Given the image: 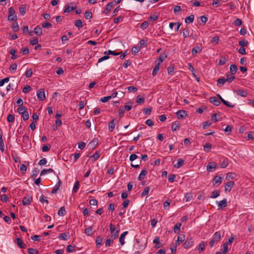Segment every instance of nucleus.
I'll use <instances>...</instances> for the list:
<instances>
[{
    "label": "nucleus",
    "mask_w": 254,
    "mask_h": 254,
    "mask_svg": "<svg viewBox=\"0 0 254 254\" xmlns=\"http://www.w3.org/2000/svg\"><path fill=\"white\" fill-rule=\"evenodd\" d=\"M110 231L112 234V238L113 239H116L118 237L119 230H117L115 232V228L112 223L110 224Z\"/></svg>",
    "instance_id": "nucleus-4"
},
{
    "label": "nucleus",
    "mask_w": 254,
    "mask_h": 254,
    "mask_svg": "<svg viewBox=\"0 0 254 254\" xmlns=\"http://www.w3.org/2000/svg\"><path fill=\"white\" fill-rule=\"evenodd\" d=\"M114 4L113 2H109L106 5V7L105 9L104 12L106 14L108 13L113 7Z\"/></svg>",
    "instance_id": "nucleus-19"
},
{
    "label": "nucleus",
    "mask_w": 254,
    "mask_h": 254,
    "mask_svg": "<svg viewBox=\"0 0 254 254\" xmlns=\"http://www.w3.org/2000/svg\"><path fill=\"white\" fill-rule=\"evenodd\" d=\"M221 234L220 231L216 232L212 236V237L209 242V245L210 247L212 248L213 247L215 244H217L220 242L221 240Z\"/></svg>",
    "instance_id": "nucleus-1"
},
{
    "label": "nucleus",
    "mask_w": 254,
    "mask_h": 254,
    "mask_svg": "<svg viewBox=\"0 0 254 254\" xmlns=\"http://www.w3.org/2000/svg\"><path fill=\"white\" fill-rule=\"evenodd\" d=\"M235 183L234 181H229L225 186V191L230 192L234 187Z\"/></svg>",
    "instance_id": "nucleus-9"
},
{
    "label": "nucleus",
    "mask_w": 254,
    "mask_h": 254,
    "mask_svg": "<svg viewBox=\"0 0 254 254\" xmlns=\"http://www.w3.org/2000/svg\"><path fill=\"white\" fill-rule=\"evenodd\" d=\"M182 224L181 223H177L175 224L174 228V231L176 233L180 232Z\"/></svg>",
    "instance_id": "nucleus-29"
},
{
    "label": "nucleus",
    "mask_w": 254,
    "mask_h": 254,
    "mask_svg": "<svg viewBox=\"0 0 254 254\" xmlns=\"http://www.w3.org/2000/svg\"><path fill=\"white\" fill-rule=\"evenodd\" d=\"M202 49H201L199 46H195L192 49V54L193 55L196 54L200 52H201Z\"/></svg>",
    "instance_id": "nucleus-42"
},
{
    "label": "nucleus",
    "mask_w": 254,
    "mask_h": 254,
    "mask_svg": "<svg viewBox=\"0 0 254 254\" xmlns=\"http://www.w3.org/2000/svg\"><path fill=\"white\" fill-rule=\"evenodd\" d=\"M222 181V178L218 176L215 177L213 180V185L219 186Z\"/></svg>",
    "instance_id": "nucleus-18"
},
{
    "label": "nucleus",
    "mask_w": 254,
    "mask_h": 254,
    "mask_svg": "<svg viewBox=\"0 0 254 254\" xmlns=\"http://www.w3.org/2000/svg\"><path fill=\"white\" fill-rule=\"evenodd\" d=\"M26 5H22L19 8V11L20 14L22 15H24L26 13Z\"/></svg>",
    "instance_id": "nucleus-40"
},
{
    "label": "nucleus",
    "mask_w": 254,
    "mask_h": 254,
    "mask_svg": "<svg viewBox=\"0 0 254 254\" xmlns=\"http://www.w3.org/2000/svg\"><path fill=\"white\" fill-rule=\"evenodd\" d=\"M222 102L227 107H230V108H234L235 107V105L232 104L231 103L225 100L224 99L222 100Z\"/></svg>",
    "instance_id": "nucleus-43"
},
{
    "label": "nucleus",
    "mask_w": 254,
    "mask_h": 254,
    "mask_svg": "<svg viewBox=\"0 0 254 254\" xmlns=\"http://www.w3.org/2000/svg\"><path fill=\"white\" fill-rule=\"evenodd\" d=\"M84 233L87 236H91L92 234V230L91 227L87 228L84 230Z\"/></svg>",
    "instance_id": "nucleus-53"
},
{
    "label": "nucleus",
    "mask_w": 254,
    "mask_h": 254,
    "mask_svg": "<svg viewBox=\"0 0 254 254\" xmlns=\"http://www.w3.org/2000/svg\"><path fill=\"white\" fill-rule=\"evenodd\" d=\"M66 251L68 253H73L75 251L74 247L72 245H68L66 248Z\"/></svg>",
    "instance_id": "nucleus-55"
},
{
    "label": "nucleus",
    "mask_w": 254,
    "mask_h": 254,
    "mask_svg": "<svg viewBox=\"0 0 254 254\" xmlns=\"http://www.w3.org/2000/svg\"><path fill=\"white\" fill-rule=\"evenodd\" d=\"M226 81V78H220L217 79V84L218 86H221L224 85Z\"/></svg>",
    "instance_id": "nucleus-30"
},
{
    "label": "nucleus",
    "mask_w": 254,
    "mask_h": 254,
    "mask_svg": "<svg viewBox=\"0 0 254 254\" xmlns=\"http://www.w3.org/2000/svg\"><path fill=\"white\" fill-rule=\"evenodd\" d=\"M39 172V170L37 168H35L32 171V175H31V178L32 179H35V178L38 175Z\"/></svg>",
    "instance_id": "nucleus-41"
},
{
    "label": "nucleus",
    "mask_w": 254,
    "mask_h": 254,
    "mask_svg": "<svg viewBox=\"0 0 254 254\" xmlns=\"http://www.w3.org/2000/svg\"><path fill=\"white\" fill-rule=\"evenodd\" d=\"M217 166V163L215 162H210L208 163L206 170L208 172H212V169H215Z\"/></svg>",
    "instance_id": "nucleus-7"
},
{
    "label": "nucleus",
    "mask_w": 254,
    "mask_h": 254,
    "mask_svg": "<svg viewBox=\"0 0 254 254\" xmlns=\"http://www.w3.org/2000/svg\"><path fill=\"white\" fill-rule=\"evenodd\" d=\"M180 125L178 123H173L172 125V130L173 131H176L179 129Z\"/></svg>",
    "instance_id": "nucleus-45"
},
{
    "label": "nucleus",
    "mask_w": 254,
    "mask_h": 254,
    "mask_svg": "<svg viewBox=\"0 0 254 254\" xmlns=\"http://www.w3.org/2000/svg\"><path fill=\"white\" fill-rule=\"evenodd\" d=\"M32 74H33L32 70L31 68H30V69H27L25 71V75L26 77L29 78L32 76Z\"/></svg>",
    "instance_id": "nucleus-47"
},
{
    "label": "nucleus",
    "mask_w": 254,
    "mask_h": 254,
    "mask_svg": "<svg viewBox=\"0 0 254 254\" xmlns=\"http://www.w3.org/2000/svg\"><path fill=\"white\" fill-rule=\"evenodd\" d=\"M127 233H128L127 231L124 232L121 235V236L119 238V241L122 246L124 245L125 243V238L127 234Z\"/></svg>",
    "instance_id": "nucleus-16"
},
{
    "label": "nucleus",
    "mask_w": 254,
    "mask_h": 254,
    "mask_svg": "<svg viewBox=\"0 0 254 254\" xmlns=\"http://www.w3.org/2000/svg\"><path fill=\"white\" fill-rule=\"evenodd\" d=\"M7 120L9 123H13L14 121V117L12 114H9L7 116Z\"/></svg>",
    "instance_id": "nucleus-62"
},
{
    "label": "nucleus",
    "mask_w": 254,
    "mask_h": 254,
    "mask_svg": "<svg viewBox=\"0 0 254 254\" xmlns=\"http://www.w3.org/2000/svg\"><path fill=\"white\" fill-rule=\"evenodd\" d=\"M39 200L42 203H44L45 202L46 204L49 203V201L46 199V196H45L43 194L41 195Z\"/></svg>",
    "instance_id": "nucleus-57"
},
{
    "label": "nucleus",
    "mask_w": 254,
    "mask_h": 254,
    "mask_svg": "<svg viewBox=\"0 0 254 254\" xmlns=\"http://www.w3.org/2000/svg\"><path fill=\"white\" fill-rule=\"evenodd\" d=\"M189 34H190V31L188 28H185L183 30V37L185 38H186L188 36H189Z\"/></svg>",
    "instance_id": "nucleus-60"
},
{
    "label": "nucleus",
    "mask_w": 254,
    "mask_h": 254,
    "mask_svg": "<svg viewBox=\"0 0 254 254\" xmlns=\"http://www.w3.org/2000/svg\"><path fill=\"white\" fill-rule=\"evenodd\" d=\"M148 26L149 22L147 21H145L141 24L140 28L144 30L146 29Z\"/></svg>",
    "instance_id": "nucleus-52"
},
{
    "label": "nucleus",
    "mask_w": 254,
    "mask_h": 254,
    "mask_svg": "<svg viewBox=\"0 0 254 254\" xmlns=\"http://www.w3.org/2000/svg\"><path fill=\"white\" fill-rule=\"evenodd\" d=\"M150 190V188L149 187H146L143 191L141 192V196H144L146 195H147L149 193Z\"/></svg>",
    "instance_id": "nucleus-61"
},
{
    "label": "nucleus",
    "mask_w": 254,
    "mask_h": 254,
    "mask_svg": "<svg viewBox=\"0 0 254 254\" xmlns=\"http://www.w3.org/2000/svg\"><path fill=\"white\" fill-rule=\"evenodd\" d=\"M187 115V112L184 110H179L176 113V116L178 119L184 118Z\"/></svg>",
    "instance_id": "nucleus-11"
},
{
    "label": "nucleus",
    "mask_w": 254,
    "mask_h": 254,
    "mask_svg": "<svg viewBox=\"0 0 254 254\" xmlns=\"http://www.w3.org/2000/svg\"><path fill=\"white\" fill-rule=\"evenodd\" d=\"M27 111V110L26 107L24 106L19 107L17 109L18 113L20 115H22L23 113H25V112H26Z\"/></svg>",
    "instance_id": "nucleus-39"
},
{
    "label": "nucleus",
    "mask_w": 254,
    "mask_h": 254,
    "mask_svg": "<svg viewBox=\"0 0 254 254\" xmlns=\"http://www.w3.org/2000/svg\"><path fill=\"white\" fill-rule=\"evenodd\" d=\"M74 25L78 28H81L83 27L82 21L80 19L76 20L74 22Z\"/></svg>",
    "instance_id": "nucleus-38"
},
{
    "label": "nucleus",
    "mask_w": 254,
    "mask_h": 254,
    "mask_svg": "<svg viewBox=\"0 0 254 254\" xmlns=\"http://www.w3.org/2000/svg\"><path fill=\"white\" fill-rule=\"evenodd\" d=\"M84 17L86 19H90L92 17V13L88 10L84 13Z\"/></svg>",
    "instance_id": "nucleus-49"
},
{
    "label": "nucleus",
    "mask_w": 254,
    "mask_h": 254,
    "mask_svg": "<svg viewBox=\"0 0 254 254\" xmlns=\"http://www.w3.org/2000/svg\"><path fill=\"white\" fill-rule=\"evenodd\" d=\"M154 244H156V245L155 246V248L157 249L162 247V244L159 243V237H156L153 241Z\"/></svg>",
    "instance_id": "nucleus-26"
},
{
    "label": "nucleus",
    "mask_w": 254,
    "mask_h": 254,
    "mask_svg": "<svg viewBox=\"0 0 254 254\" xmlns=\"http://www.w3.org/2000/svg\"><path fill=\"white\" fill-rule=\"evenodd\" d=\"M32 201V197L31 196H26L24 197L22 200V204L23 205H29L31 203Z\"/></svg>",
    "instance_id": "nucleus-10"
},
{
    "label": "nucleus",
    "mask_w": 254,
    "mask_h": 254,
    "mask_svg": "<svg viewBox=\"0 0 254 254\" xmlns=\"http://www.w3.org/2000/svg\"><path fill=\"white\" fill-rule=\"evenodd\" d=\"M58 238L59 239H61V240H66L68 239V237L67 236V235L66 234V233H61L59 235V236H58Z\"/></svg>",
    "instance_id": "nucleus-50"
},
{
    "label": "nucleus",
    "mask_w": 254,
    "mask_h": 254,
    "mask_svg": "<svg viewBox=\"0 0 254 254\" xmlns=\"http://www.w3.org/2000/svg\"><path fill=\"white\" fill-rule=\"evenodd\" d=\"M184 160L181 158H179L177 160V164L174 165V167L176 168H180L184 164Z\"/></svg>",
    "instance_id": "nucleus-28"
},
{
    "label": "nucleus",
    "mask_w": 254,
    "mask_h": 254,
    "mask_svg": "<svg viewBox=\"0 0 254 254\" xmlns=\"http://www.w3.org/2000/svg\"><path fill=\"white\" fill-rule=\"evenodd\" d=\"M194 16L193 14L187 16L185 19V22L187 24L192 23L194 20Z\"/></svg>",
    "instance_id": "nucleus-27"
},
{
    "label": "nucleus",
    "mask_w": 254,
    "mask_h": 254,
    "mask_svg": "<svg viewBox=\"0 0 254 254\" xmlns=\"http://www.w3.org/2000/svg\"><path fill=\"white\" fill-rule=\"evenodd\" d=\"M65 209L64 206L61 207L58 212V214L60 216H64L65 214Z\"/></svg>",
    "instance_id": "nucleus-54"
},
{
    "label": "nucleus",
    "mask_w": 254,
    "mask_h": 254,
    "mask_svg": "<svg viewBox=\"0 0 254 254\" xmlns=\"http://www.w3.org/2000/svg\"><path fill=\"white\" fill-rule=\"evenodd\" d=\"M236 176L237 175L235 173L230 172L227 173V174L226 175V178L227 180L234 179L236 178Z\"/></svg>",
    "instance_id": "nucleus-33"
},
{
    "label": "nucleus",
    "mask_w": 254,
    "mask_h": 254,
    "mask_svg": "<svg viewBox=\"0 0 254 254\" xmlns=\"http://www.w3.org/2000/svg\"><path fill=\"white\" fill-rule=\"evenodd\" d=\"M167 58V55L165 54H161L160 55L159 58L157 60L156 62H158L157 64H159L162 63L165 59Z\"/></svg>",
    "instance_id": "nucleus-20"
},
{
    "label": "nucleus",
    "mask_w": 254,
    "mask_h": 254,
    "mask_svg": "<svg viewBox=\"0 0 254 254\" xmlns=\"http://www.w3.org/2000/svg\"><path fill=\"white\" fill-rule=\"evenodd\" d=\"M235 92L237 93L238 95L243 97H247L248 95L247 91L243 89L236 90L235 91Z\"/></svg>",
    "instance_id": "nucleus-12"
},
{
    "label": "nucleus",
    "mask_w": 254,
    "mask_h": 254,
    "mask_svg": "<svg viewBox=\"0 0 254 254\" xmlns=\"http://www.w3.org/2000/svg\"><path fill=\"white\" fill-rule=\"evenodd\" d=\"M127 89L128 92L129 93H134L137 91V88L134 86H128L127 88Z\"/></svg>",
    "instance_id": "nucleus-51"
},
{
    "label": "nucleus",
    "mask_w": 254,
    "mask_h": 254,
    "mask_svg": "<svg viewBox=\"0 0 254 254\" xmlns=\"http://www.w3.org/2000/svg\"><path fill=\"white\" fill-rule=\"evenodd\" d=\"M212 144L210 143H206L203 146V149L206 152H209L211 149Z\"/></svg>",
    "instance_id": "nucleus-32"
},
{
    "label": "nucleus",
    "mask_w": 254,
    "mask_h": 254,
    "mask_svg": "<svg viewBox=\"0 0 254 254\" xmlns=\"http://www.w3.org/2000/svg\"><path fill=\"white\" fill-rule=\"evenodd\" d=\"M147 174V171L146 170H142L139 175V176L138 177V180L139 181L143 180L145 178V176Z\"/></svg>",
    "instance_id": "nucleus-21"
},
{
    "label": "nucleus",
    "mask_w": 254,
    "mask_h": 254,
    "mask_svg": "<svg viewBox=\"0 0 254 254\" xmlns=\"http://www.w3.org/2000/svg\"><path fill=\"white\" fill-rule=\"evenodd\" d=\"M115 119H112L109 123L108 125V128L110 131L112 132L114 130L115 127L116 123L115 122Z\"/></svg>",
    "instance_id": "nucleus-15"
},
{
    "label": "nucleus",
    "mask_w": 254,
    "mask_h": 254,
    "mask_svg": "<svg viewBox=\"0 0 254 254\" xmlns=\"http://www.w3.org/2000/svg\"><path fill=\"white\" fill-rule=\"evenodd\" d=\"M98 143V140L97 138H94L92 141L90 142L88 144V146H89L90 148L94 149L96 147Z\"/></svg>",
    "instance_id": "nucleus-13"
},
{
    "label": "nucleus",
    "mask_w": 254,
    "mask_h": 254,
    "mask_svg": "<svg viewBox=\"0 0 254 254\" xmlns=\"http://www.w3.org/2000/svg\"><path fill=\"white\" fill-rule=\"evenodd\" d=\"M159 64H156L153 69V71H152V75L153 76H155L156 75V74L157 73V72H158L159 70Z\"/></svg>",
    "instance_id": "nucleus-34"
},
{
    "label": "nucleus",
    "mask_w": 254,
    "mask_h": 254,
    "mask_svg": "<svg viewBox=\"0 0 254 254\" xmlns=\"http://www.w3.org/2000/svg\"><path fill=\"white\" fill-rule=\"evenodd\" d=\"M34 32L35 34L40 36L42 34V29L39 26H37L34 28Z\"/></svg>",
    "instance_id": "nucleus-25"
},
{
    "label": "nucleus",
    "mask_w": 254,
    "mask_h": 254,
    "mask_svg": "<svg viewBox=\"0 0 254 254\" xmlns=\"http://www.w3.org/2000/svg\"><path fill=\"white\" fill-rule=\"evenodd\" d=\"M219 41V38L218 36H215L211 40V42L215 44H218Z\"/></svg>",
    "instance_id": "nucleus-63"
},
{
    "label": "nucleus",
    "mask_w": 254,
    "mask_h": 254,
    "mask_svg": "<svg viewBox=\"0 0 254 254\" xmlns=\"http://www.w3.org/2000/svg\"><path fill=\"white\" fill-rule=\"evenodd\" d=\"M76 5L74 2H70L69 4L65 6L64 12L69 13L76 8Z\"/></svg>",
    "instance_id": "nucleus-3"
},
{
    "label": "nucleus",
    "mask_w": 254,
    "mask_h": 254,
    "mask_svg": "<svg viewBox=\"0 0 254 254\" xmlns=\"http://www.w3.org/2000/svg\"><path fill=\"white\" fill-rule=\"evenodd\" d=\"M16 244L19 247L23 249L26 248V245L24 243L21 239L17 238H16Z\"/></svg>",
    "instance_id": "nucleus-17"
},
{
    "label": "nucleus",
    "mask_w": 254,
    "mask_h": 254,
    "mask_svg": "<svg viewBox=\"0 0 254 254\" xmlns=\"http://www.w3.org/2000/svg\"><path fill=\"white\" fill-rule=\"evenodd\" d=\"M185 239V236L184 235H179L177 238V240L176 242V245H180L182 242H184Z\"/></svg>",
    "instance_id": "nucleus-24"
},
{
    "label": "nucleus",
    "mask_w": 254,
    "mask_h": 254,
    "mask_svg": "<svg viewBox=\"0 0 254 254\" xmlns=\"http://www.w3.org/2000/svg\"><path fill=\"white\" fill-rule=\"evenodd\" d=\"M239 44L241 47H244L248 45V42L246 40H241L239 42Z\"/></svg>",
    "instance_id": "nucleus-58"
},
{
    "label": "nucleus",
    "mask_w": 254,
    "mask_h": 254,
    "mask_svg": "<svg viewBox=\"0 0 254 254\" xmlns=\"http://www.w3.org/2000/svg\"><path fill=\"white\" fill-rule=\"evenodd\" d=\"M8 20L9 21H15L16 20L15 11L12 7H10L8 9Z\"/></svg>",
    "instance_id": "nucleus-2"
},
{
    "label": "nucleus",
    "mask_w": 254,
    "mask_h": 254,
    "mask_svg": "<svg viewBox=\"0 0 254 254\" xmlns=\"http://www.w3.org/2000/svg\"><path fill=\"white\" fill-rule=\"evenodd\" d=\"M226 61H227V60L225 57H222L219 61V65H224L225 64Z\"/></svg>",
    "instance_id": "nucleus-64"
},
{
    "label": "nucleus",
    "mask_w": 254,
    "mask_h": 254,
    "mask_svg": "<svg viewBox=\"0 0 254 254\" xmlns=\"http://www.w3.org/2000/svg\"><path fill=\"white\" fill-rule=\"evenodd\" d=\"M38 98L39 100L42 101L45 99V91L44 89H40L37 93Z\"/></svg>",
    "instance_id": "nucleus-6"
},
{
    "label": "nucleus",
    "mask_w": 254,
    "mask_h": 254,
    "mask_svg": "<svg viewBox=\"0 0 254 254\" xmlns=\"http://www.w3.org/2000/svg\"><path fill=\"white\" fill-rule=\"evenodd\" d=\"M222 0H213L212 4L217 7L221 3Z\"/></svg>",
    "instance_id": "nucleus-56"
},
{
    "label": "nucleus",
    "mask_w": 254,
    "mask_h": 254,
    "mask_svg": "<svg viewBox=\"0 0 254 254\" xmlns=\"http://www.w3.org/2000/svg\"><path fill=\"white\" fill-rule=\"evenodd\" d=\"M209 101L211 103L216 106H219L220 104L219 100L214 96L210 98Z\"/></svg>",
    "instance_id": "nucleus-14"
},
{
    "label": "nucleus",
    "mask_w": 254,
    "mask_h": 254,
    "mask_svg": "<svg viewBox=\"0 0 254 254\" xmlns=\"http://www.w3.org/2000/svg\"><path fill=\"white\" fill-rule=\"evenodd\" d=\"M16 52V51L14 49H11L9 53L11 55V59L12 60L16 59L17 58V56L15 55Z\"/></svg>",
    "instance_id": "nucleus-59"
},
{
    "label": "nucleus",
    "mask_w": 254,
    "mask_h": 254,
    "mask_svg": "<svg viewBox=\"0 0 254 254\" xmlns=\"http://www.w3.org/2000/svg\"><path fill=\"white\" fill-rule=\"evenodd\" d=\"M193 245V241L192 239H187L184 244V248L187 249L191 247Z\"/></svg>",
    "instance_id": "nucleus-5"
},
{
    "label": "nucleus",
    "mask_w": 254,
    "mask_h": 254,
    "mask_svg": "<svg viewBox=\"0 0 254 254\" xmlns=\"http://www.w3.org/2000/svg\"><path fill=\"white\" fill-rule=\"evenodd\" d=\"M103 238L102 236H99L97 237L95 241V243L97 247H99L102 243Z\"/></svg>",
    "instance_id": "nucleus-23"
},
{
    "label": "nucleus",
    "mask_w": 254,
    "mask_h": 254,
    "mask_svg": "<svg viewBox=\"0 0 254 254\" xmlns=\"http://www.w3.org/2000/svg\"><path fill=\"white\" fill-rule=\"evenodd\" d=\"M27 252L29 254H38L39 252L36 249L34 248H29L27 250Z\"/></svg>",
    "instance_id": "nucleus-46"
},
{
    "label": "nucleus",
    "mask_w": 254,
    "mask_h": 254,
    "mask_svg": "<svg viewBox=\"0 0 254 254\" xmlns=\"http://www.w3.org/2000/svg\"><path fill=\"white\" fill-rule=\"evenodd\" d=\"M217 203L218 204V209H222L227 206V200L226 198H224L220 201H217Z\"/></svg>",
    "instance_id": "nucleus-8"
},
{
    "label": "nucleus",
    "mask_w": 254,
    "mask_h": 254,
    "mask_svg": "<svg viewBox=\"0 0 254 254\" xmlns=\"http://www.w3.org/2000/svg\"><path fill=\"white\" fill-rule=\"evenodd\" d=\"M205 249V243L204 242H201L198 245V252L200 253Z\"/></svg>",
    "instance_id": "nucleus-48"
},
{
    "label": "nucleus",
    "mask_w": 254,
    "mask_h": 254,
    "mask_svg": "<svg viewBox=\"0 0 254 254\" xmlns=\"http://www.w3.org/2000/svg\"><path fill=\"white\" fill-rule=\"evenodd\" d=\"M219 195H220V191L215 190L211 192V194L210 197V198H215L218 197V196H219Z\"/></svg>",
    "instance_id": "nucleus-36"
},
{
    "label": "nucleus",
    "mask_w": 254,
    "mask_h": 254,
    "mask_svg": "<svg viewBox=\"0 0 254 254\" xmlns=\"http://www.w3.org/2000/svg\"><path fill=\"white\" fill-rule=\"evenodd\" d=\"M230 72L232 75L235 74L237 70V67L235 64H231L230 67Z\"/></svg>",
    "instance_id": "nucleus-31"
},
{
    "label": "nucleus",
    "mask_w": 254,
    "mask_h": 254,
    "mask_svg": "<svg viewBox=\"0 0 254 254\" xmlns=\"http://www.w3.org/2000/svg\"><path fill=\"white\" fill-rule=\"evenodd\" d=\"M199 19L200 21H198V22L200 25H204V24L207 22L208 20L207 17L204 15L201 16L200 17H199Z\"/></svg>",
    "instance_id": "nucleus-22"
},
{
    "label": "nucleus",
    "mask_w": 254,
    "mask_h": 254,
    "mask_svg": "<svg viewBox=\"0 0 254 254\" xmlns=\"http://www.w3.org/2000/svg\"><path fill=\"white\" fill-rule=\"evenodd\" d=\"M186 201H190L192 199V194L191 192H187L185 195Z\"/></svg>",
    "instance_id": "nucleus-35"
},
{
    "label": "nucleus",
    "mask_w": 254,
    "mask_h": 254,
    "mask_svg": "<svg viewBox=\"0 0 254 254\" xmlns=\"http://www.w3.org/2000/svg\"><path fill=\"white\" fill-rule=\"evenodd\" d=\"M54 171L52 169H44L43 170L40 174L41 176L44 175L47 173H50L54 172Z\"/></svg>",
    "instance_id": "nucleus-44"
},
{
    "label": "nucleus",
    "mask_w": 254,
    "mask_h": 254,
    "mask_svg": "<svg viewBox=\"0 0 254 254\" xmlns=\"http://www.w3.org/2000/svg\"><path fill=\"white\" fill-rule=\"evenodd\" d=\"M79 188V183L78 181H76L74 184L72 191L76 193Z\"/></svg>",
    "instance_id": "nucleus-37"
}]
</instances>
